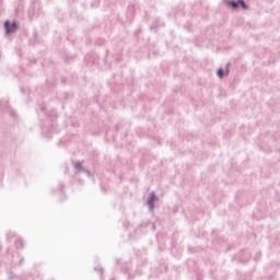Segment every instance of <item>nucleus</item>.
<instances>
[{
  "mask_svg": "<svg viewBox=\"0 0 280 280\" xmlns=\"http://www.w3.org/2000/svg\"><path fill=\"white\" fill-rule=\"evenodd\" d=\"M43 14V9H40V2L38 0H33L28 9L30 19H38Z\"/></svg>",
  "mask_w": 280,
  "mask_h": 280,
  "instance_id": "nucleus-1",
  "label": "nucleus"
},
{
  "mask_svg": "<svg viewBox=\"0 0 280 280\" xmlns=\"http://www.w3.org/2000/svg\"><path fill=\"white\" fill-rule=\"evenodd\" d=\"M18 28H19V25L16 24V22H10V21L4 22V30H5L7 36H10V34H14V32Z\"/></svg>",
  "mask_w": 280,
  "mask_h": 280,
  "instance_id": "nucleus-2",
  "label": "nucleus"
},
{
  "mask_svg": "<svg viewBox=\"0 0 280 280\" xmlns=\"http://www.w3.org/2000/svg\"><path fill=\"white\" fill-rule=\"evenodd\" d=\"M56 128L54 127V125H51L50 127H42V135L43 137H45L46 139H51V137H54V135H56Z\"/></svg>",
  "mask_w": 280,
  "mask_h": 280,
  "instance_id": "nucleus-3",
  "label": "nucleus"
},
{
  "mask_svg": "<svg viewBox=\"0 0 280 280\" xmlns=\"http://www.w3.org/2000/svg\"><path fill=\"white\" fill-rule=\"evenodd\" d=\"M229 67H231V62H228L225 65V71L223 68H219L217 71L218 78H220L222 80V78H224L225 75H229Z\"/></svg>",
  "mask_w": 280,
  "mask_h": 280,
  "instance_id": "nucleus-4",
  "label": "nucleus"
},
{
  "mask_svg": "<svg viewBox=\"0 0 280 280\" xmlns=\"http://www.w3.org/2000/svg\"><path fill=\"white\" fill-rule=\"evenodd\" d=\"M159 200V197L154 192H151L149 199H148V206L150 209H154V203Z\"/></svg>",
  "mask_w": 280,
  "mask_h": 280,
  "instance_id": "nucleus-5",
  "label": "nucleus"
},
{
  "mask_svg": "<svg viewBox=\"0 0 280 280\" xmlns=\"http://www.w3.org/2000/svg\"><path fill=\"white\" fill-rule=\"evenodd\" d=\"M226 5H229L230 8H232V10H237V8H240V0L235 1V0H225Z\"/></svg>",
  "mask_w": 280,
  "mask_h": 280,
  "instance_id": "nucleus-6",
  "label": "nucleus"
},
{
  "mask_svg": "<svg viewBox=\"0 0 280 280\" xmlns=\"http://www.w3.org/2000/svg\"><path fill=\"white\" fill-rule=\"evenodd\" d=\"M40 110L46 115V117H58V113L56 110H51L50 113H47V107L40 106Z\"/></svg>",
  "mask_w": 280,
  "mask_h": 280,
  "instance_id": "nucleus-7",
  "label": "nucleus"
},
{
  "mask_svg": "<svg viewBox=\"0 0 280 280\" xmlns=\"http://www.w3.org/2000/svg\"><path fill=\"white\" fill-rule=\"evenodd\" d=\"M122 272L128 275V279H132V273L130 272V264L125 265V267H121Z\"/></svg>",
  "mask_w": 280,
  "mask_h": 280,
  "instance_id": "nucleus-8",
  "label": "nucleus"
},
{
  "mask_svg": "<svg viewBox=\"0 0 280 280\" xmlns=\"http://www.w3.org/2000/svg\"><path fill=\"white\" fill-rule=\"evenodd\" d=\"M14 244L15 248H23V246H25V241H23V238H16Z\"/></svg>",
  "mask_w": 280,
  "mask_h": 280,
  "instance_id": "nucleus-9",
  "label": "nucleus"
},
{
  "mask_svg": "<svg viewBox=\"0 0 280 280\" xmlns=\"http://www.w3.org/2000/svg\"><path fill=\"white\" fill-rule=\"evenodd\" d=\"M242 255H245V258H241V261L243 264H246V261H248V258L250 257V254L248 253V250H243L241 252Z\"/></svg>",
  "mask_w": 280,
  "mask_h": 280,
  "instance_id": "nucleus-10",
  "label": "nucleus"
},
{
  "mask_svg": "<svg viewBox=\"0 0 280 280\" xmlns=\"http://www.w3.org/2000/svg\"><path fill=\"white\" fill-rule=\"evenodd\" d=\"M242 8L243 10H248V4H246L245 0H238V8Z\"/></svg>",
  "mask_w": 280,
  "mask_h": 280,
  "instance_id": "nucleus-11",
  "label": "nucleus"
},
{
  "mask_svg": "<svg viewBox=\"0 0 280 280\" xmlns=\"http://www.w3.org/2000/svg\"><path fill=\"white\" fill-rule=\"evenodd\" d=\"M65 185L60 184L58 188L59 196H62L61 200H65L67 197L65 196V192L62 191Z\"/></svg>",
  "mask_w": 280,
  "mask_h": 280,
  "instance_id": "nucleus-12",
  "label": "nucleus"
},
{
  "mask_svg": "<svg viewBox=\"0 0 280 280\" xmlns=\"http://www.w3.org/2000/svg\"><path fill=\"white\" fill-rule=\"evenodd\" d=\"M46 86H49L50 89H54L56 86V79H52L50 82L49 80L46 81Z\"/></svg>",
  "mask_w": 280,
  "mask_h": 280,
  "instance_id": "nucleus-13",
  "label": "nucleus"
},
{
  "mask_svg": "<svg viewBox=\"0 0 280 280\" xmlns=\"http://www.w3.org/2000/svg\"><path fill=\"white\" fill-rule=\"evenodd\" d=\"M94 272H100L101 279H102V277L104 275V269L101 266H96V267H94Z\"/></svg>",
  "mask_w": 280,
  "mask_h": 280,
  "instance_id": "nucleus-14",
  "label": "nucleus"
},
{
  "mask_svg": "<svg viewBox=\"0 0 280 280\" xmlns=\"http://www.w3.org/2000/svg\"><path fill=\"white\" fill-rule=\"evenodd\" d=\"M82 162H77L74 165V168L77 170V172H80V170L82 168Z\"/></svg>",
  "mask_w": 280,
  "mask_h": 280,
  "instance_id": "nucleus-15",
  "label": "nucleus"
},
{
  "mask_svg": "<svg viewBox=\"0 0 280 280\" xmlns=\"http://www.w3.org/2000/svg\"><path fill=\"white\" fill-rule=\"evenodd\" d=\"M15 233L10 231L7 233V240H12V237H14Z\"/></svg>",
  "mask_w": 280,
  "mask_h": 280,
  "instance_id": "nucleus-16",
  "label": "nucleus"
},
{
  "mask_svg": "<svg viewBox=\"0 0 280 280\" xmlns=\"http://www.w3.org/2000/svg\"><path fill=\"white\" fill-rule=\"evenodd\" d=\"M260 257H261V253H259V252L256 253V255L254 257V261H259Z\"/></svg>",
  "mask_w": 280,
  "mask_h": 280,
  "instance_id": "nucleus-17",
  "label": "nucleus"
},
{
  "mask_svg": "<svg viewBox=\"0 0 280 280\" xmlns=\"http://www.w3.org/2000/svg\"><path fill=\"white\" fill-rule=\"evenodd\" d=\"M79 172H82L83 174H86V172H89V170H86L85 167H82Z\"/></svg>",
  "mask_w": 280,
  "mask_h": 280,
  "instance_id": "nucleus-18",
  "label": "nucleus"
},
{
  "mask_svg": "<svg viewBox=\"0 0 280 280\" xmlns=\"http://www.w3.org/2000/svg\"><path fill=\"white\" fill-rule=\"evenodd\" d=\"M136 275L141 276V270L137 269Z\"/></svg>",
  "mask_w": 280,
  "mask_h": 280,
  "instance_id": "nucleus-19",
  "label": "nucleus"
},
{
  "mask_svg": "<svg viewBox=\"0 0 280 280\" xmlns=\"http://www.w3.org/2000/svg\"><path fill=\"white\" fill-rule=\"evenodd\" d=\"M9 277H10L11 279H14V273L10 272V273H9Z\"/></svg>",
  "mask_w": 280,
  "mask_h": 280,
  "instance_id": "nucleus-20",
  "label": "nucleus"
},
{
  "mask_svg": "<svg viewBox=\"0 0 280 280\" xmlns=\"http://www.w3.org/2000/svg\"><path fill=\"white\" fill-rule=\"evenodd\" d=\"M85 174L86 176H92L91 171H88Z\"/></svg>",
  "mask_w": 280,
  "mask_h": 280,
  "instance_id": "nucleus-21",
  "label": "nucleus"
},
{
  "mask_svg": "<svg viewBox=\"0 0 280 280\" xmlns=\"http://www.w3.org/2000/svg\"><path fill=\"white\" fill-rule=\"evenodd\" d=\"M154 27H156V24H154V25L151 26V31L154 30Z\"/></svg>",
  "mask_w": 280,
  "mask_h": 280,
  "instance_id": "nucleus-22",
  "label": "nucleus"
},
{
  "mask_svg": "<svg viewBox=\"0 0 280 280\" xmlns=\"http://www.w3.org/2000/svg\"><path fill=\"white\" fill-rule=\"evenodd\" d=\"M19 264H20V266H21V264H23V258L20 259V262H19Z\"/></svg>",
  "mask_w": 280,
  "mask_h": 280,
  "instance_id": "nucleus-23",
  "label": "nucleus"
},
{
  "mask_svg": "<svg viewBox=\"0 0 280 280\" xmlns=\"http://www.w3.org/2000/svg\"><path fill=\"white\" fill-rule=\"evenodd\" d=\"M93 63H94V65H96V63H97V61H96V60H94V61H93Z\"/></svg>",
  "mask_w": 280,
  "mask_h": 280,
  "instance_id": "nucleus-24",
  "label": "nucleus"
},
{
  "mask_svg": "<svg viewBox=\"0 0 280 280\" xmlns=\"http://www.w3.org/2000/svg\"><path fill=\"white\" fill-rule=\"evenodd\" d=\"M89 58H90V56L88 55V56H86V60H89Z\"/></svg>",
  "mask_w": 280,
  "mask_h": 280,
  "instance_id": "nucleus-25",
  "label": "nucleus"
},
{
  "mask_svg": "<svg viewBox=\"0 0 280 280\" xmlns=\"http://www.w3.org/2000/svg\"><path fill=\"white\" fill-rule=\"evenodd\" d=\"M61 82H66V80H65V79H61Z\"/></svg>",
  "mask_w": 280,
  "mask_h": 280,
  "instance_id": "nucleus-26",
  "label": "nucleus"
},
{
  "mask_svg": "<svg viewBox=\"0 0 280 280\" xmlns=\"http://www.w3.org/2000/svg\"><path fill=\"white\" fill-rule=\"evenodd\" d=\"M160 25H165L164 23L160 24Z\"/></svg>",
  "mask_w": 280,
  "mask_h": 280,
  "instance_id": "nucleus-27",
  "label": "nucleus"
}]
</instances>
